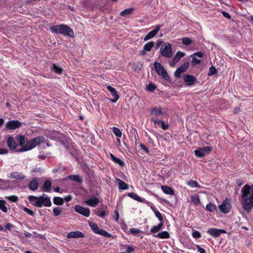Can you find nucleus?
<instances>
[{
	"mask_svg": "<svg viewBox=\"0 0 253 253\" xmlns=\"http://www.w3.org/2000/svg\"><path fill=\"white\" fill-rule=\"evenodd\" d=\"M161 189L163 192L166 194L170 195H173L174 194V190L169 186L163 185L161 187Z\"/></svg>",
	"mask_w": 253,
	"mask_h": 253,
	"instance_id": "obj_26",
	"label": "nucleus"
},
{
	"mask_svg": "<svg viewBox=\"0 0 253 253\" xmlns=\"http://www.w3.org/2000/svg\"><path fill=\"white\" fill-rule=\"evenodd\" d=\"M113 132L114 134L118 137H121L122 135V132L121 130L116 127H113Z\"/></svg>",
	"mask_w": 253,
	"mask_h": 253,
	"instance_id": "obj_41",
	"label": "nucleus"
},
{
	"mask_svg": "<svg viewBox=\"0 0 253 253\" xmlns=\"http://www.w3.org/2000/svg\"><path fill=\"white\" fill-rule=\"evenodd\" d=\"M8 153V150L6 149L0 148V155L6 154Z\"/></svg>",
	"mask_w": 253,
	"mask_h": 253,
	"instance_id": "obj_61",
	"label": "nucleus"
},
{
	"mask_svg": "<svg viewBox=\"0 0 253 253\" xmlns=\"http://www.w3.org/2000/svg\"><path fill=\"white\" fill-rule=\"evenodd\" d=\"M134 251V249L133 247L131 246H128L127 249H126V253H130Z\"/></svg>",
	"mask_w": 253,
	"mask_h": 253,
	"instance_id": "obj_59",
	"label": "nucleus"
},
{
	"mask_svg": "<svg viewBox=\"0 0 253 253\" xmlns=\"http://www.w3.org/2000/svg\"><path fill=\"white\" fill-rule=\"evenodd\" d=\"M183 79L186 85L187 86L192 85L196 81V78L195 77L188 74L184 75Z\"/></svg>",
	"mask_w": 253,
	"mask_h": 253,
	"instance_id": "obj_16",
	"label": "nucleus"
},
{
	"mask_svg": "<svg viewBox=\"0 0 253 253\" xmlns=\"http://www.w3.org/2000/svg\"><path fill=\"white\" fill-rule=\"evenodd\" d=\"M28 199L31 202H35L32 204L38 208L42 206L49 207L51 206V202L49 198H42L31 195L28 196Z\"/></svg>",
	"mask_w": 253,
	"mask_h": 253,
	"instance_id": "obj_3",
	"label": "nucleus"
},
{
	"mask_svg": "<svg viewBox=\"0 0 253 253\" xmlns=\"http://www.w3.org/2000/svg\"><path fill=\"white\" fill-rule=\"evenodd\" d=\"M139 146H140V147L141 148V149H142L143 150H144L147 154L149 153V150L148 148L145 145H144L142 143H141Z\"/></svg>",
	"mask_w": 253,
	"mask_h": 253,
	"instance_id": "obj_54",
	"label": "nucleus"
},
{
	"mask_svg": "<svg viewBox=\"0 0 253 253\" xmlns=\"http://www.w3.org/2000/svg\"><path fill=\"white\" fill-rule=\"evenodd\" d=\"M163 42L161 40L158 41L156 43V49H158Z\"/></svg>",
	"mask_w": 253,
	"mask_h": 253,
	"instance_id": "obj_63",
	"label": "nucleus"
},
{
	"mask_svg": "<svg viewBox=\"0 0 253 253\" xmlns=\"http://www.w3.org/2000/svg\"><path fill=\"white\" fill-rule=\"evenodd\" d=\"M89 226L91 230L96 234H98L99 231L100 230V228H99L97 224L95 223H89Z\"/></svg>",
	"mask_w": 253,
	"mask_h": 253,
	"instance_id": "obj_33",
	"label": "nucleus"
},
{
	"mask_svg": "<svg viewBox=\"0 0 253 253\" xmlns=\"http://www.w3.org/2000/svg\"><path fill=\"white\" fill-rule=\"evenodd\" d=\"M7 144L10 150L16 152H20V149H16L18 145L12 136H10L8 138L7 140Z\"/></svg>",
	"mask_w": 253,
	"mask_h": 253,
	"instance_id": "obj_13",
	"label": "nucleus"
},
{
	"mask_svg": "<svg viewBox=\"0 0 253 253\" xmlns=\"http://www.w3.org/2000/svg\"><path fill=\"white\" fill-rule=\"evenodd\" d=\"M184 56L185 53L184 52L180 51H177L173 57L174 61H179V60Z\"/></svg>",
	"mask_w": 253,
	"mask_h": 253,
	"instance_id": "obj_37",
	"label": "nucleus"
},
{
	"mask_svg": "<svg viewBox=\"0 0 253 253\" xmlns=\"http://www.w3.org/2000/svg\"><path fill=\"white\" fill-rule=\"evenodd\" d=\"M17 141L19 143V145L21 146L23 148L24 146H25V137L23 136V135H20L18 137Z\"/></svg>",
	"mask_w": 253,
	"mask_h": 253,
	"instance_id": "obj_40",
	"label": "nucleus"
},
{
	"mask_svg": "<svg viewBox=\"0 0 253 253\" xmlns=\"http://www.w3.org/2000/svg\"><path fill=\"white\" fill-rule=\"evenodd\" d=\"M116 182L118 183L119 189L127 190L128 185L121 179L116 178Z\"/></svg>",
	"mask_w": 253,
	"mask_h": 253,
	"instance_id": "obj_22",
	"label": "nucleus"
},
{
	"mask_svg": "<svg viewBox=\"0 0 253 253\" xmlns=\"http://www.w3.org/2000/svg\"><path fill=\"white\" fill-rule=\"evenodd\" d=\"M160 53L162 56L166 58H171L172 56V45L169 42L164 44L161 47Z\"/></svg>",
	"mask_w": 253,
	"mask_h": 253,
	"instance_id": "obj_5",
	"label": "nucleus"
},
{
	"mask_svg": "<svg viewBox=\"0 0 253 253\" xmlns=\"http://www.w3.org/2000/svg\"><path fill=\"white\" fill-rule=\"evenodd\" d=\"M192 236L194 238H200L201 237V234L199 231L194 230L192 232Z\"/></svg>",
	"mask_w": 253,
	"mask_h": 253,
	"instance_id": "obj_51",
	"label": "nucleus"
},
{
	"mask_svg": "<svg viewBox=\"0 0 253 253\" xmlns=\"http://www.w3.org/2000/svg\"><path fill=\"white\" fill-rule=\"evenodd\" d=\"M108 90L111 93L112 96L114 97V99H112V102H116L119 98L120 96L116 90L111 86L109 85L107 87Z\"/></svg>",
	"mask_w": 253,
	"mask_h": 253,
	"instance_id": "obj_19",
	"label": "nucleus"
},
{
	"mask_svg": "<svg viewBox=\"0 0 253 253\" xmlns=\"http://www.w3.org/2000/svg\"><path fill=\"white\" fill-rule=\"evenodd\" d=\"M189 63L186 62L184 64L180 65L175 71L174 76L176 78H179L181 77V74L182 73L186 72L189 67Z\"/></svg>",
	"mask_w": 253,
	"mask_h": 253,
	"instance_id": "obj_7",
	"label": "nucleus"
},
{
	"mask_svg": "<svg viewBox=\"0 0 253 253\" xmlns=\"http://www.w3.org/2000/svg\"><path fill=\"white\" fill-rule=\"evenodd\" d=\"M216 73H217V70L213 66H211V67H210L209 73H208L209 76H212V75H215Z\"/></svg>",
	"mask_w": 253,
	"mask_h": 253,
	"instance_id": "obj_48",
	"label": "nucleus"
},
{
	"mask_svg": "<svg viewBox=\"0 0 253 253\" xmlns=\"http://www.w3.org/2000/svg\"><path fill=\"white\" fill-rule=\"evenodd\" d=\"M160 230L159 229V228L157 226V225H156V226H154L153 227H152L151 228L150 231L152 233H156Z\"/></svg>",
	"mask_w": 253,
	"mask_h": 253,
	"instance_id": "obj_55",
	"label": "nucleus"
},
{
	"mask_svg": "<svg viewBox=\"0 0 253 253\" xmlns=\"http://www.w3.org/2000/svg\"><path fill=\"white\" fill-rule=\"evenodd\" d=\"M127 195L132 198L133 199L137 201H138V202H144L143 201V200L138 195H137L136 194L133 193V192H131V193H129Z\"/></svg>",
	"mask_w": 253,
	"mask_h": 253,
	"instance_id": "obj_29",
	"label": "nucleus"
},
{
	"mask_svg": "<svg viewBox=\"0 0 253 253\" xmlns=\"http://www.w3.org/2000/svg\"><path fill=\"white\" fill-rule=\"evenodd\" d=\"M162 27L163 25H157L153 30L150 32L148 34L146 35V36L144 38V41H147L154 37L157 34L158 32L159 31V30Z\"/></svg>",
	"mask_w": 253,
	"mask_h": 253,
	"instance_id": "obj_11",
	"label": "nucleus"
},
{
	"mask_svg": "<svg viewBox=\"0 0 253 253\" xmlns=\"http://www.w3.org/2000/svg\"><path fill=\"white\" fill-rule=\"evenodd\" d=\"M156 88V85L152 83H150L146 87V90L151 92H153Z\"/></svg>",
	"mask_w": 253,
	"mask_h": 253,
	"instance_id": "obj_47",
	"label": "nucleus"
},
{
	"mask_svg": "<svg viewBox=\"0 0 253 253\" xmlns=\"http://www.w3.org/2000/svg\"><path fill=\"white\" fill-rule=\"evenodd\" d=\"M206 210L208 211L213 212L216 210V207L214 204L210 203L207 205Z\"/></svg>",
	"mask_w": 253,
	"mask_h": 253,
	"instance_id": "obj_38",
	"label": "nucleus"
},
{
	"mask_svg": "<svg viewBox=\"0 0 253 253\" xmlns=\"http://www.w3.org/2000/svg\"><path fill=\"white\" fill-rule=\"evenodd\" d=\"M154 66L155 69L158 75L162 76L166 81H169L170 80V78L167 72L161 63L155 62L154 63Z\"/></svg>",
	"mask_w": 253,
	"mask_h": 253,
	"instance_id": "obj_6",
	"label": "nucleus"
},
{
	"mask_svg": "<svg viewBox=\"0 0 253 253\" xmlns=\"http://www.w3.org/2000/svg\"><path fill=\"white\" fill-rule=\"evenodd\" d=\"M52 69L53 71L58 74H60L62 72V69L59 66L56 65L55 64H52Z\"/></svg>",
	"mask_w": 253,
	"mask_h": 253,
	"instance_id": "obj_39",
	"label": "nucleus"
},
{
	"mask_svg": "<svg viewBox=\"0 0 253 253\" xmlns=\"http://www.w3.org/2000/svg\"><path fill=\"white\" fill-rule=\"evenodd\" d=\"M84 235L80 231H72L67 234L68 238H83Z\"/></svg>",
	"mask_w": 253,
	"mask_h": 253,
	"instance_id": "obj_21",
	"label": "nucleus"
},
{
	"mask_svg": "<svg viewBox=\"0 0 253 253\" xmlns=\"http://www.w3.org/2000/svg\"><path fill=\"white\" fill-rule=\"evenodd\" d=\"M38 179L37 178H34L30 182L29 188L33 191L36 190L38 187Z\"/></svg>",
	"mask_w": 253,
	"mask_h": 253,
	"instance_id": "obj_23",
	"label": "nucleus"
},
{
	"mask_svg": "<svg viewBox=\"0 0 253 253\" xmlns=\"http://www.w3.org/2000/svg\"><path fill=\"white\" fill-rule=\"evenodd\" d=\"M130 232L133 235H135L137 234L142 232V231L138 229L132 228H130Z\"/></svg>",
	"mask_w": 253,
	"mask_h": 253,
	"instance_id": "obj_52",
	"label": "nucleus"
},
{
	"mask_svg": "<svg viewBox=\"0 0 253 253\" xmlns=\"http://www.w3.org/2000/svg\"><path fill=\"white\" fill-rule=\"evenodd\" d=\"M190 56L192 58L191 64L194 66L197 64H200L201 62V60L198 59L196 56H198L199 58H202L204 56V54L203 52L199 51L193 54Z\"/></svg>",
	"mask_w": 253,
	"mask_h": 253,
	"instance_id": "obj_12",
	"label": "nucleus"
},
{
	"mask_svg": "<svg viewBox=\"0 0 253 253\" xmlns=\"http://www.w3.org/2000/svg\"><path fill=\"white\" fill-rule=\"evenodd\" d=\"M221 13L227 19H230L231 18L230 15L225 11H222Z\"/></svg>",
	"mask_w": 253,
	"mask_h": 253,
	"instance_id": "obj_58",
	"label": "nucleus"
},
{
	"mask_svg": "<svg viewBox=\"0 0 253 253\" xmlns=\"http://www.w3.org/2000/svg\"><path fill=\"white\" fill-rule=\"evenodd\" d=\"M218 207L220 211L224 213H227L231 208V205L226 200L223 201L222 204Z\"/></svg>",
	"mask_w": 253,
	"mask_h": 253,
	"instance_id": "obj_15",
	"label": "nucleus"
},
{
	"mask_svg": "<svg viewBox=\"0 0 253 253\" xmlns=\"http://www.w3.org/2000/svg\"><path fill=\"white\" fill-rule=\"evenodd\" d=\"M99 199L95 197L89 198L85 201L86 204L92 207H96L99 203Z\"/></svg>",
	"mask_w": 253,
	"mask_h": 253,
	"instance_id": "obj_17",
	"label": "nucleus"
},
{
	"mask_svg": "<svg viewBox=\"0 0 253 253\" xmlns=\"http://www.w3.org/2000/svg\"><path fill=\"white\" fill-rule=\"evenodd\" d=\"M51 188V182L49 180H46L44 182L42 189L44 192H49Z\"/></svg>",
	"mask_w": 253,
	"mask_h": 253,
	"instance_id": "obj_25",
	"label": "nucleus"
},
{
	"mask_svg": "<svg viewBox=\"0 0 253 253\" xmlns=\"http://www.w3.org/2000/svg\"><path fill=\"white\" fill-rule=\"evenodd\" d=\"M154 236L161 239H168L169 238V234L168 232L165 231L158 233L157 235H154Z\"/></svg>",
	"mask_w": 253,
	"mask_h": 253,
	"instance_id": "obj_28",
	"label": "nucleus"
},
{
	"mask_svg": "<svg viewBox=\"0 0 253 253\" xmlns=\"http://www.w3.org/2000/svg\"><path fill=\"white\" fill-rule=\"evenodd\" d=\"M150 208L154 212L156 216L158 218V219L160 221H162L163 220V217L160 212L156 210L155 208H154L153 206H151Z\"/></svg>",
	"mask_w": 253,
	"mask_h": 253,
	"instance_id": "obj_36",
	"label": "nucleus"
},
{
	"mask_svg": "<svg viewBox=\"0 0 253 253\" xmlns=\"http://www.w3.org/2000/svg\"><path fill=\"white\" fill-rule=\"evenodd\" d=\"M196 246L197 248L198 252L200 253H206V250L204 248L201 247L199 245H196Z\"/></svg>",
	"mask_w": 253,
	"mask_h": 253,
	"instance_id": "obj_56",
	"label": "nucleus"
},
{
	"mask_svg": "<svg viewBox=\"0 0 253 253\" xmlns=\"http://www.w3.org/2000/svg\"><path fill=\"white\" fill-rule=\"evenodd\" d=\"M99 235H101L107 238H110L111 237L112 235L111 234L108 233L104 230L101 229L99 231L98 234Z\"/></svg>",
	"mask_w": 253,
	"mask_h": 253,
	"instance_id": "obj_43",
	"label": "nucleus"
},
{
	"mask_svg": "<svg viewBox=\"0 0 253 253\" xmlns=\"http://www.w3.org/2000/svg\"><path fill=\"white\" fill-rule=\"evenodd\" d=\"M115 220L117 222L119 219V214L118 211L116 210L114 211V216Z\"/></svg>",
	"mask_w": 253,
	"mask_h": 253,
	"instance_id": "obj_57",
	"label": "nucleus"
},
{
	"mask_svg": "<svg viewBox=\"0 0 253 253\" xmlns=\"http://www.w3.org/2000/svg\"><path fill=\"white\" fill-rule=\"evenodd\" d=\"M51 31L52 33L59 34L64 36H67L73 38L74 33L72 29L64 24L56 25L51 27Z\"/></svg>",
	"mask_w": 253,
	"mask_h": 253,
	"instance_id": "obj_2",
	"label": "nucleus"
},
{
	"mask_svg": "<svg viewBox=\"0 0 253 253\" xmlns=\"http://www.w3.org/2000/svg\"><path fill=\"white\" fill-rule=\"evenodd\" d=\"M74 209L77 212L85 217H89L90 215V210L88 208H84L80 205H76Z\"/></svg>",
	"mask_w": 253,
	"mask_h": 253,
	"instance_id": "obj_9",
	"label": "nucleus"
},
{
	"mask_svg": "<svg viewBox=\"0 0 253 253\" xmlns=\"http://www.w3.org/2000/svg\"><path fill=\"white\" fill-rule=\"evenodd\" d=\"M21 209L28 214L31 216H34L35 215V212L34 211L30 210L28 208L25 207L24 206H22Z\"/></svg>",
	"mask_w": 253,
	"mask_h": 253,
	"instance_id": "obj_50",
	"label": "nucleus"
},
{
	"mask_svg": "<svg viewBox=\"0 0 253 253\" xmlns=\"http://www.w3.org/2000/svg\"><path fill=\"white\" fill-rule=\"evenodd\" d=\"M152 121H153L155 125H159L160 127L163 130H167L169 127V125L168 124H166L163 121L158 120H152Z\"/></svg>",
	"mask_w": 253,
	"mask_h": 253,
	"instance_id": "obj_24",
	"label": "nucleus"
},
{
	"mask_svg": "<svg viewBox=\"0 0 253 253\" xmlns=\"http://www.w3.org/2000/svg\"><path fill=\"white\" fill-rule=\"evenodd\" d=\"M6 202L3 200H0V210L3 212H7L8 209L6 207Z\"/></svg>",
	"mask_w": 253,
	"mask_h": 253,
	"instance_id": "obj_35",
	"label": "nucleus"
},
{
	"mask_svg": "<svg viewBox=\"0 0 253 253\" xmlns=\"http://www.w3.org/2000/svg\"><path fill=\"white\" fill-rule=\"evenodd\" d=\"M241 193L242 207L246 212L249 213L253 207V184H246L242 188Z\"/></svg>",
	"mask_w": 253,
	"mask_h": 253,
	"instance_id": "obj_1",
	"label": "nucleus"
},
{
	"mask_svg": "<svg viewBox=\"0 0 253 253\" xmlns=\"http://www.w3.org/2000/svg\"><path fill=\"white\" fill-rule=\"evenodd\" d=\"M33 171L35 172H42V169L40 168H35L33 169Z\"/></svg>",
	"mask_w": 253,
	"mask_h": 253,
	"instance_id": "obj_62",
	"label": "nucleus"
},
{
	"mask_svg": "<svg viewBox=\"0 0 253 253\" xmlns=\"http://www.w3.org/2000/svg\"><path fill=\"white\" fill-rule=\"evenodd\" d=\"M5 199L14 203H16L18 201V197L16 195L5 196Z\"/></svg>",
	"mask_w": 253,
	"mask_h": 253,
	"instance_id": "obj_44",
	"label": "nucleus"
},
{
	"mask_svg": "<svg viewBox=\"0 0 253 253\" xmlns=\"http://www.w3.org/2000/svg\"><path fill=\"white\" fill-rule=\"evenodd\" d=\"M110 156L112 159V160L115 162L119 164L121 167H124L125 163L123 161H122L120 159L116 157L113 154L110 153Z\"/></svg>",
	"mask_w": 253,
	"mask_h": 253,
	"instance_id": "obj_27",
	"label": "nucleus"
},
{
	"mask_svg": "<svg viewBox=\"0 0 253 253\" xmlns=\"http://www.w3.org/2000/svg\"><path fill=\"white\" fill-rule=\"evenodd\" d=\"M21 126V123L19 121L12 120L8 121L6 124V128L10 130L15 129Z\"/></svg>",
	"mask_w": 253,
	"mask_h": 253,
	"instance_id": "obj_14",
	"label": "nucleus"
},
{
	"mask_svg": "<svg viewBox=\"0 0 253 253\" xmlns=\"http://www.w3.org/2000/svg\"><path fill=\"white\" fill-rule=\"evenodd\" d=\"M154 42H148L144 45L143 47V49L146 51L147 52H149L151 50L152 48L154 46Z\"/></svg>",
	"mask_w": 253,
	"mask_h": 253,
	"instance_id": "obj_34",
	"label": "nucleus"
},
{
	"mask_svg": "<svg viewBox=\"0 0 253 253\" xmlns=\"http://www.w3.org/2000/svg\"><path fill=\"white\" fill-rule=\"evenodd\" d=\"M150 113L151 114L155 115L156 117H158L160 115H164L166 114V112L163 111V109L161 107H154L151 109Z\"/></svg>",
	"mask_w": 253,
	"mask_h": 253,
	"instance_id": "obj_18",
	"label": "nucleus"
},
{
	"mask_svg": "<svg viewBox=\"0 0 253 253\" xmlns=\"http://www.w3.org/2000/svg\"><path fill=\"white\" fill-rule=\"evenodd\" d=\"M24 235H25V237L26 238H30L32 236V234L26 232L24 233Z\"/></svg>",
	"mask_w": 253,
	"mask_h": 253,
	"instance_id": "obj_64",
	"label": "nucleus"
},
{
	"mask_svg": "<svg viewBox=\"0 0 253 253\" xmlns=\"http://www.w3.org/2000/svg\"><path fill=\"white\" fill-rule=\"evenodd\" d=\"M62 208L60 207H55L53 209V212L55 216L59 215L62 210Z\"/></svg>",
	"mask_w": 253,
	"mask_h": 253,
	"instance_id": "obj_42",
	"label": "nucleus"
},
{
	"mask_svg": "<svg viewBox=\"0 0 253 253\" xmlns=\"http://www.w3.org/2000/svg\"><path fill=\"white\" fill-rule=\"evenodd\" d=\"M191 40L187 37H185L182 39V42L185 45H189L192 43Z\"/></svg>",
	"mask_w": 253,
	"mask_h": 253,
	"instance_id": "obj_46",
	"label": "nucleus"
},
{
	"mask_svg": "<svg viewBox=\"0 0 253 253\" xmlns=\"http://www.w3.org/2000/svg\"><path fill=\"white\" fill-rule=\"evenodd\" d=\"M191 201L195 205H198L200 204V200L199 196H192Z\"/></svg>",
	"mask_w": 253,
	"mask_h": 253,
	"instance_id": "obj_49",
	"label": "nucleus"
},
{
	"mask_svg": "<svg viewBox=\"0 0 253 253\" xmlns=\"http://www.w3.org/2000/svg\"><path fill=\"white\" fill-rule=\"evenodd\" d=\"M96 214L102 218H104L106 215V212L104 210L98 211Z\"/></svg>",
	"mask_w": 253,
	"mask_h": 253,
	"instance_id": "obj_53",
	"label": "nucleus"
},
{
	"mask_svg": "<svg viewBox=\"0 0 253 253\" xmlns=\"http://www.w3.org/2000/svg\"><path fill=\"white\" fill-rule=\"evenodd\" d=\"M10 178H15L16 179L20 180L23 179L25 177L24 174L17 171H14L11 172L8 176Z\"/></svg>",
	"mask_w": 253,
	"mask_h": 253,
	"instance_id": "obj_20",
	"label": "nucleus"
},
{
	"mask_svg": "<svg viewBox=\"0 0 253 253\" xmlns=\"http://www.w3.org/2000/svg\"><path fill=\"white\" fill-rule=\"evenodd\" d=\"M45 139L43 136L36 137L28 141L23 148L20 149V152L30 150L41 144L43 143Z\"/></svg>",
	"mask_w": 253,
	"mask_h": 253,
	"instance_id": "obj_4",
	"label": "nucleus"
},
{
	"mask_svg": "<svg viewBox=\"0 0 253 253\" xmlns=\"http://www.w3.org/2000/svg\"><path fill=\"white\" fill-rule=\"evenodd\" d=\"M187 184L192 188L200 187L198 182L195 180H190L188 182Z\"/></svg>",
	"mask_w": 253,
	"mask_h": 253,
	"instance_id": "obj_45",
	"label": "nucleus"
},
{
	"mask_svg": "<svg viewBox=\"0 0 253 253\" xmlns=\"http://www.w3.org/2000/svg\"><path fill=\"white\" fill-rule=\"evenodd\" d=\"M133 10V9L132 8L125 9L121 12L120 15L121 16L126 17L128 15H130L132 13Z\"/></svg>",
	"mask_w": 253,
	"mask_h": 253,
	"instance_id": "obj_30",
	"label": "nucleus"
},
{
	"mask_svg": "<svg viewBox=\"0 0 253 253\" xmlns=\"http://www.w3.org/2000/svg\"><path fill=\"white\" fill-rule=\"evenodd\" d=\"M5 228L10 230L13 227V225L10 223H7L5 226Z\"/></svg>",
	"mask_w": 253,
	"mask_h": 253,
	"instance_id": "obj_60",
	"label": "nucleus"
},
{
	"mask_svg": "<svg viewBox=\"0 0 253 253\" xmlns=\"http://www.w3.org/2000/svg\"><path fill=\"white\" fill-rule=\"evenodd\" d=\"M207 233L214 238L219 237L221 234L226 233V231L224 229L210 228L208 231Z\"/></svg>",
	"mask_w": 253,
	"mask_h": 253,
	"instance_id": "obj_10",
	"label": "nucleus"
},
{
	"mask_svg": "<svg viewBox=\"0 0 253 253\" xmlns=\"http://www.w3.org/2000/svg\"><path fill=\"white\" fill-rule=\"evenodd\" d=\"M54 204L61 206L64 203V200L62 198L59 197H55L53 199Z\"/></svg>",
	"mask_w": 253,
	"mask_h": 253,
	"instance_id": "obj_32",
	"label": "nucleus"
},
{
	"mask_svg": "<svg viewBox=\"0 0 253 253\" xmlns=\"http://www.w3.org/2000/svg\"><path fill=\"white\" fill-rule=\"evenodd\" d=\"M211 150V148L209 146L204 147L203 148H199L194 151V153L196 156L199 158H202L204 156L210 153Z\"/></svg>",
	"mask_w": 253,
	"mask_h": 253,
	"instance_id": "obj_8",
	"label": "nucleus"
},
{
	"mask_svg": "<svg viewBox=\"0 0 253 253\" xmlns=\"http://www.w3.org/2000/svg\"><path fill=\"white\" fill-rule=\"evenodd\" d=\"M70 180H72L78 182H82L83 180L82 178L79 175H70L68 176Z\"/></svg>",
	"mask_w": 253,
	"mask_h": 253,
	"instance_id": "obj_31",
	"label": "nucleus"
}]
</instances>
